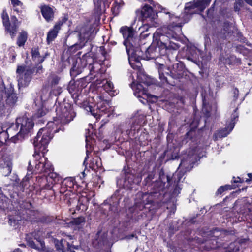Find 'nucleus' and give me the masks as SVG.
I'll return each instance as SVG.
<instances>
[{"mask_svg":"<svg viewBox=\"0 0 252 252\" xmlns=\"http://www.w3.org/2000/svg\"><path fill=\"white\" fill-rule=\"evenodd\" d=\"M211 0H194L193 1L186 4L185 8L186 18L176 15L169 9L160 6L158 13L162 22L165 24L167 28L173 30L176 28H180L187 23L190 18V15L203 11L210 4Z\"/></svg>","mask_w":252,"mask_h":252,"instance_id":"1","label":"nucleus"},{"mask_svg":"<svg viewBox=\"0 0 252 252\" xmlns=\"http://www.w3.org/2000/svg\"><path fill=\"white\" fill-rule=\"evenodd\" d=\"M53 133L52 129L49 127H44L39 130L34 139L33 144L35 152L33 157L36 161L34 171L36 173H50L53 171L51 163L43 156V154L46 151V146L53 136Z\"/></svg>","mask_w":252,"mask_h":252,"instance_id":"2","label":"nucleus"},{"mask_svg":"<svg viewBox=\"0 0 252 252\" xmlns=\"http://www.w3.org/2000/svg\"><path fill=\"white\" fill-rule=\"evenodd\" d=\"M34 126L32 120L27 117L23 116L16 119V123L12 124L7 128L5 132L8 138L13 143L22 141L30 132Z\"/></svg>","mask_w":252,"mask_h":252,"instance_id":"3","label":"nucleus"},{"mask_svg":"<svg viewBox=\"0 0 252 252\" xmlns=\"http://www.w3.org/2000/svg\"><path fill=\"white\" fill-rule=\"evenodd\" d=\"M140 39L135 34L129 39L124 41V45L125 46L127 54L128 56L129 63L132 67L134 66L131 63V60H136L138 57L143 55L142 48L140 46Z\"/></svg>","mask_w":252,"mask_h":252,"instance_id":"4","label":"nucleus"},{"mask_svg":"<svg viewBox=\"0 0 252 252\" xmlns=\"http://www.w3.org/2000/svg\"><path fill=\"white\" fill-rule=\"evenodd\" d=\"M95 34V33L91 27L84 26L82 27L78 34L79 43L71 46L70 48V51L75 52L76 50L82 48L89 40L94 38Z\"/></svg>","mask_w":252,"mask_h":252,"instance_id":"5","label":"nucleus"},{"mask_svg":"<svg viewBox=\"0 0 252 252\" xmlns=\"http://www.w3.org/2000/svg\"><path fill=\"white\" fill-rule=\"evenodd\" d=\"M236 30V27L228 22H224L221 28L213 33L212 39L216 43H221L224 39L231 36Z\"/></svg>","mask_w":252,"mask_h":252,"instance_id":"6","label":"nucleus"},{"mask_svg":"<svg viewBox=\"0 0 252 252\" xmlns=\"http://www.w3.org/2000/svg\"><path fill=\"white\" fill-rule=\"evenodd\" d=\"M34 72V68L29 66L20 65L17 67L16 73L19 88L25 87L29 85Z\"/></svg>","mask_w":252,"mask_h":252,"instance_id":"7","label":"nucleus"},{"mask_svg":"<svg viewBox=\"0 0 252 252\" xmlns=\"http://www.w3.org/2000/svg\"><path fill=\"white\" fill-rule=\"evenodd\" d=\"M1 18L6 31L9 33L12 38H14L19 27L18 19L16 17L12 16V23H10L8 14L5 9H4L1 13Z\"/></svg>","mask_w":252,"mask_h":252,"instance_id":"8","label":"nucleus"},{"mask_svg":"<svg viewBox=\"0 0 252 252\" xmlns=\"http://www.w3.org/2000/svg\"><path fill=\"white\" fill-rule=\"evenodd\" d=\"M94 62V59L89 53H86L81 58H79L76 63H73L70 70V74L72 76L75 77L82 72L84 68L89 64L91 66Z\"/></svg>","mask_w":252,"mask_h":252,"instance_id":"9","label":"nucleus"},{"mask_svg":"<svg viewBox=\"0 0 252 252\" xmlns=\"http://www.w3.org/2000/svg\"><path fill=\"white\" fill-rule=\"evenodd\" d=\"M141 14L145 25L147 24L156 27L159 25L158 20V13L155 12L151 7L145 5L141 10Z\"/></svg>","mask_w":252,"mask_h":252,"instance_id":"10","label":"nucleus"},{"mask_svg":"<svg viewBox=\"0 0 252 252\" xmlns=\"http://www.w3.org/2000/svg\"><path fill=\"white\" fill-rule=\"evenodd\" d=\"M57 118L61 120V122L64 124L68 123L72 121L76 116L73 108L68 104L64 107L59 108L56 109Z\"/></svg>","mask_w":252,"mask_h":252,"instance_id":"11","label":"nucleus"},{"mask_svg":"<svg viewBox=\"0 0 252 252\" xmlns=\"http://www.w3.org/2000/svg\"><path fill=\"white\" fill-rule=\"evenodd\" d=\"M109 105L108 103L105 101H101L97 103L96 112L93 109L92 106L88 105L85 107V110L88 112H90L92 115L95 117H100L102 116L103 114H107L109 112Z\"/></svg>","mask_w":252,"mask_h":252,"instance_id":"12","label":"nucleus"},{"mask_svg":"<svg viewBox=\"0 0 252 252\" xmlns=\"http://www.w3.org/2000/svg\"><path fill=\"white\" fill-rule=\"evenodd\" d=\"M17 99V94L14 92V89L10 87L3 92V100L0 102V105L4 106V102H5L6 105L13 106L16 104Z\"/></svg>","mask_w":252,"mask_h":252,"instance_id":"13","label":"nucleus"},{"mask_svg":"<svg viewBox=\"0 0 252 252\" xmlns=\"http://www.w3.org/2000/svg\"><path fill=\"white\" fill-rule=\"evenodd\" d=\"M12 167V158L7 155H0V170L4 176H8L11 172Z\"/></svg>","mask_w":252,"mask_h":252,"instance_id":"14","label":"nucleus"},{"mask_svg":"<svg viewBox=\"0 0 252 252\" xmlns=\"http://www.w3.org/2000/svg\"><path fill=\"white\" fill-rule=\"evenodd\" d=\"M131 88L134 91V95L139 98V101L143 104H146L149 98V95L146 92V90L144 89L142 85L140 83H135L132 82L131 84Z\"/></svg>","mask_w":252,"mask_h":252,"instance_id":"15","label":"nucleus"},{"mask_svg":"<svg viewBox=\"0 0 252 252\" xmlns=\"http://www.w3.org/2000/svg\"><path fill=\"white\" fill-rule=\"evenodd\" d=\"M171 180L170 176L166 175L163 173H160L159 174V180L157 181L154 187H156L157 191H162L165 187L168 186Z\"/></svg>","mask_w":252,"mask_h":252,"instance_id":"16","label":"nucleus"},{"mask_svg":"<svg viewBox=\"0 0 252 252\" xmlns=\"http://www.w3.org/2000/svg\"><path fill=\"white\" fill-rule=\"evenodd\" d=\"M249 242V239L248 238H238L229 245L228 251L230 252H237L240 250V248H245Z\"/></svg>","mask_w":252,"mask_h":252,"instance_id":"17","label":"nucleus"},{"mask_svg":"<svg viewBox=\"0 0 252 252\" xmlns=\"http://www.w3.org/2000/svg\"><path fill=\"white\" fill-rule=\"evenodd\" d=\"M41 12L47 22L53 20L54 18V11L53 9L48 5H44L40 7Z\"/></svg>","mask_w":252,"mask_h":252,"instance_id":"18","label":"nucleus"},{"mask_svg":"<svg viewBox=\"0 0 252 252\" xmlns=\"http://www.w3.org/2000/svg\"><path fill=\"white\" fill-rule=\"evenodd\" d=\"M145 55L148 60L156 59L159 55V48L155 47L154 45L150 46L148 48H146Z\"/></svg>","mask_w":252,"mask_h":252,"instance_id":"19","label":"nucleus"},{"mask_svg":"<svg viewBox=\"0 0 252 252\" xmlns=\"http://www.w3.org/2000/svg\"><path fill=\"white\" fill-rule=\"evenodd\" d=\"M56 247L57 250H61L62 252H75L72 249V245L65 240H62L56 244Z\"/></svg>","mask_w":252,"mask_h":252,"instance_id":"20","label":"nucleus"},{"mask_svg":"<svg viewBox=\"0 0 252 252\" xmlns=\"http://www.w3.org/2000/svg\"><path fill=\"white\" fill-rule=\"evenodd\" d=\"M194 163V160L191 157H188L186 159L182 160L179 168L181 170H184V172L189 171L192 167V164Z\"/></svg>","mask_w":252,"mask_h":252,"instance_id":"21","label":"nucleus"},{"mask_svg":"<svg viewBox=\"0 0 252 252\" xmlns=\"http://www.w3.org/2000/svg\"><path fill=\"white\" fill-rule=\"evenodd\" d=\"M120 32L122 34L124 41L129 39L133 35L135 34V32L132 28L127 26H124L120 28Z\"/></svg>","mask_w":252,"mask_h":252,"instance_id":"22","label":"nucleus"},{"mask_svg":"<svg viewBox=\"0 0 252 252\" xmlns=\"http://www.w3.org/2000/svg\"><path fill=\"white\" fill-rule=\"evenodd\" d=\"M60 24H56L54 26V28L48 32L47 37V41L48 43H50L56 37L60 29Z\"/></svg>","mask_w":252,"mask_h":252,"instance_id":"23","label":"nucleus"},{"mask_svg":"<svg viewBox=\"0 0 252 252\" xmlns=\"http://www.w3.org/2000/svg\"><path fill=\"white\" fill-rule=\"evenodd\" d=\"M106 240V236L101 231H98L93 241V244L95 246H101L104 244Z\"/></svg>","mask_w":252,"mask_h":252,"instance_id":"24","label":"nucleus"},{"mask_svg":"<svg viewBox=\"0 0 252 252\" xmlns=\"http://www.w3.org/2000/svg\"><path fill=\"white\" fill-rule=\"evenodd\" d=\"M28 34L26 31H22L19 33L17 38V44L19 46H23L27 40Z\"/></svg>","mask_w":252,"mask_h":252,"instance_id":"25","label":"nucleus"},{"mask_svg":"<svg viewBox=\"0 0 252 252\" xmlns=\"http://www.w3.org/2000/svg\"><path fill=\"white\" fill-rule=\"evenodd\" d=\"M234 127V123H230L229 125L225 128L220 130L218 133L220 138L225 137L232 131Z\"/></svg>","mask_w":252,"mask_h":252,"instance_id":"26","label":"nucleus"},{"mask_svg":"<svg viewBox=\"0 0 252 252\" xmlns=\"http://www.w3.org/2000/svg\"><path fill=\"white\" fill-rule=\"evenodd\" d=\"M133 175L129 173L126 174L124 180V186L127 189L131 188L133 183Z\"/></svg>","mask_w":252,"mask_h":252,"instance_id":"27","label":"nucleus"},{"mask_svg":"<svg viewBox=\"0 0 252 252\" xmlns=\"http://www.w3.org/2000/svg\"><path fill=\"white\" fill-rule=\"evenodd\" d=\"M32 236L39 242L41 248L43 249L44 247V242L42 240L41 237L43 236V232L40 230L35 231L32 234Z\"/></svg>","mask_w":252,"mask_h":252,"instance_id":"28","label":"nucleus"},{"mask_svg":"<svg viewBox=\"0 0 252 252\" xmlns=\"http://www.w3.org/2000/svg\"><path fill=\"white\" fill-rule=\"evenodd\" d=\"M103 87L106 92L110 93L111 95L113 94V92H114V85L110 81H106V82L103 85Z\"/></svg>","mask_w":252,"mask_h":252,"instance_id":"29","label":"nucleus"},{"mask_svg":"<svg viewBox=\"0 0 252 252\" xmlns=\"http://www.w3.org/2000/svg\"><path fill=\"white\" fill-rule=\"evenodd\" d=\"M48 110L44 107L42 106L41 108L37 110V112L34 115V117L36 118H39L45 115Z\"/></svg>","mask_w":252,"mask_h":252,"instance_id":"30","label":"nucleus"},{"mask_svg":"<svg viewBox=\"0 0 252 252\" xmlns=\"http://www.w3.org/2000/svg\"><path fill=\"white\" fill-rule=\"evenodd\" d=\"M164 69L169 70V68L168 67H165L163 65H160V68L158 70L159 76V78L161 81H162L163 82L164 81L166 82L167 79L165 77L164 74L163 72H162V71H163Z\"/></svg>","mask_w":252,"mask_h":252,"instance_id":"31","label":"nucleus"},{"mask_svg":"<svg viewBox=\"0 0 252 252\" xmlns=\"http://www.w3.org/2000/svg\"><path fill=\"white\" fill-rule=\"evenodd\" d=\"M49 80L51 81L52 86H55L58 84L60 78L56 75L52 74L49 76Z\"/></svg>","mask_w":252,"mask_h":252,"instance_id":"32","label":"nucleus"},{"mask_svg":"<svg viewBox=\"0 0 252 252\" xmlns=\"http://www.w3.org/2000/svg\"><path fill=\"white\" fill-rule=\"evenodd\" d=\"M71 223L73 225H81L82 223H84L85 222V219L84 217H78L76 218L73 219L71 220Z\"/></svg>","mask_w":252,"mask_h":252,"instance_id":"33","label":"nucleus"},{"mask_svg":"<svg viewBox=\"0 0 252 252\" xmlns=\"http://www.w3.org/2000/svg\"><path fill=\"white\" fill-rule=\"evenodd\" d=\"M8 138L7 133L3 130L0 132V146L4 144Z\"/></svg>","mask_w":252,"mask_h":252,"instance_id":"34","label":"nucleus"},{"mask_svg":"<svg viewBox=\"0 0 252 252\" xmlns=\"http://www.w3.org/2000/svg\"><path fill=\"white\" fill-rule=\"evenodd\" d=\"M184 170L183 171H177L173 175V178L175 180V181H177V182H179L184 173Z\"/></svg>","mask_w":252,"mask_h":252,"instance_id":"35","label":"nucleus"},{"mask_svg":"<svg viewBox=\"0 0 252 252\" xmlns=\"http://www.w3.org/2000/svg\"><path fill=\"white\" fill-rule=\"evenodd\" d=\"M6 90L5 84L2 80L0 79V102L3 100V93Z\"/></svg>","mask_w":252,"mask_h":252,"instance_id":"36","label":"nucleus"},{"mask_svg":"<svg viewBox=\"0 0 252 252\" xmlns=\"http://www.w3.org/2000/svg\"><path fill=\"white\" fill-rule=\"evenodd\" d=\"M26 240L27 241V242L28 243V245H29V246H30L31 248H34V249H42L40 247H37L35 243L33 242V241L30 238H29L28 236H27L26 238Z\"/></svg>","mask_w":252,"mask_h":252,"instance_id":"37","label":"nucleus"},{"mask_svg":"<svg viewBox=\"0 0 252 252\" xmlns=\"http://www.w3.org/2000/svg\"><path fill=\"white\" fill-rule=\"evenodd\" d=\"M142 29H146V32L148 31V25H144L143 27L139 28L140 30H141L142 33L141 34L140 37L141 38H146L147 37L150 33H145L144 31L142 30Z\"/></svg>","mask_w":252,"mask_h":252,"instance_id":"38","label":"nucleus"},{"mask_svg":"<svg viewBox=\"0 0 252 252\" xmlns=\"http://www.w3.org/2000/svg\"><path fill=\"white\" fill-rule=\"evenodd\" d=\"M32 58L35 59L37 58H38L39 56V52L38 51V49L36 48L32 49Z\"/></svg>","mask_w":252,"mask_h":252,"instance_id":"39","label":"nucleus"},{"mask_svg":"<svg viewBox=\"0 0 252 252\" xmlns=\"http://www.w3.org/2000/svg\"><path fill=\"white\" fill-rule=\"evenodd\" d=\"M86 157L85 158L84 163H85V162L87 160V158H89V154H90L91 153V152L88 149L89 144H88V140L87 138L86 139Z\"/></svg>","mask_w":252,"mask_h":252,"instance_id":"40","label":"nucleus"},{"mask_svg":"<svg viewBox=\"0 0 252 252\" xmlns=\"http://www.w3.org/2000/svg\"><path fill=\"white\" fill-rule=\"evenodd\" d=\"M11 3L14 7L17 6H21L22 5V2L19 0H11Z\"/></svg>","mask_w":252,"mask_h":252,"instance_id":"41","label":"nucleus"},{"mask_svg":"<svg viewBox=\"0 0 252 252\" xmlns=\"http://www.w3.org/2000/svg\"><path fill=\"white\" fill-rule=\"evenodd\" d=\"M237 110V108L235 109V110H234V113L232 114V120H231V122L230 123H235V122L234 121V120L238 118V115L236 113Z\"/></svg>","mask_w":252,"mask_h":252,"instance_id":"42","label":"nucleus"},{"mask_svg":"<svg viewBox=\"0 0 252 252\" xmlns=\"http://www.w3.org/2000/svg\"><path fill=\"white\" fill-rule=\"evenodd\" d=\"M225 191L224 188L223 186L220 187L217 190L216 194L217 195H219L222 194Z\"/></svg>","mask_w":252,"mask_h":252,"instance_id":"43","label":"nucleus"},{"mask_svg":"<svg viewBox=\"0 0 252 252\" xmlns=\"http://www.w3.org/2000/svg\"><path fill=\"white\" fill-rule=\"evenodd\" d=\"M233 94H234V100L235 101L238 97V94H239V90L237 89V88H235L233 89Z\"/></svg>","mask_w":252,"mask_h":252,"instance_id":"44","label":"nucleus"},{"mask_svg":"<svg viewBox=\"0 0 252 252\" xmlns=\"http://www.w3.org/2000/svg\"><path fill=\"white\" fill-rule=\"evenodd\" d=\"M33 165L32 164V162L31 160L29 162V166L28 167V171L29 172H32L33 170Z\"/></svg>","mask_w":252,"mask_h":252,"instance_id":"45","label":"nucleus"},{"mask_svg":"<svg viewBox=\"0 0 252 252\" xmlns=\"http://www.w3.org/2000/svg\"><path fill=\"white\" fill-rule=\"evenodd\" d=\"M243 3V1L242 0H236L235 1V8L236 9L237 8V6H241Z\"/></svg>","mask_w":252,"mask_h":252,"instance_id":"46","label":"nucleus"},{"mask_svg":"<svg viewBox=\"0 0 252 252\" xmlns=\"http://www.w3.org/2000/svg\"><path fill=\"white\" fill-rule=\"evenodd\" d=\"M223 186L224 188L225 191L228 190H231V189H233V188L232 187V186L230 185H226Z\"/></svg>","mask_w":252,"mask_h":252,"instance_id":"47","label":"nucleus"},{"mask_svg":"<svg viewBox=\"0 0 252 252\" xmlns=\"http://www.w3.org/2000/svg\"><path fill=\"white\" fill-rule=\"evenodd\" d=\"M245 1L250 5L252 6V0H244Z\"/></svg>","mask_w":252,"mask_h":252,"instance_id":"48","label":"nucleus"},{"mask_svg":"<svg viewBox=\"0 0 252 252\" xmlns=\"http://www.w3.org/2000/svg\"><path fill=\"white\" fill-rule=\"evenodd\" d=\"M10 252H22V250L19 248L15 249L13 251Z\"/></svg>","mask_w":252,"mask_h":252,"instance_id":"49","label":"nucleus"},{"mask_svg":"<svg viewBox=\"0 0 252 252\" xmlns=\"http://www.w3.org/2000/svg\"><path fill=\"white\" fill-rule=\"evenodd\" d=\"M94 66H91V67L89 68L91 75H93V72H94Z\"/></svg>","mask_w":252,"mask_h":252,"instance_id":"50","label":"nucleus"},{"mask_svg":"<svg viewBox=\"0 0 252 252\" xmlns=\"http://www.w3.org/2000/svg\"><path fill=\"white\" fill-rule=\"evenodd\" d=\"M217 247V245L216 244H213V245L212 246H210V247L209 248V249H214L216 247Z\"/></svg>","mask_w":252,"mask_h":252,"instance_id":"51","label":"nucleus"},{"mask_svg":"<svg viewBox=\"0 0 252 252\" xmlns=\"http://www.w3.org/2000/svg\"><path fill=\"white\" fill-rule=\"evenodd\" d=\"M79 248V246H72V250L75 249H78Z\"/></svg>","mask_w":252,"mask_h":252,"instance_id":"52","label":"nucleus"},{"mask_svg":"<svg viewBox=\"0 0 252 252\" xmlns=\"http://www.w3.org/2000/svg\"><path fill=\"white\" fill-rule=\"evenodd\" d=\"M248 176L250 178V180H251L252 178V174L251 173H249V174H248Z\"/></svg>","mask_w":252,"mask_h":252,"instance_id":"53","label":"nucleus"},{"mask_svg":"<svg viewBox=\"0 0 252 252\" xmlns=\"http://www.w3.org/2000/svg\"><path fill=\"white\" fill-rule=\"evenodd\" d=\"M230 59H231L232 60H234L235 59V57L233 56H230Z\"/></svg>","mask_w":252,"mask_h":252,"instance_id":"54","label":"nucleus"},{"mask_svg":"<svg viewBox=\"0 0 252 252\" xmlns=\"http://www.w3.org/2000/svg\"><path fill=\"white\" fill-rule=\"evenodd\" d=\"M42 66H39L38 68H37V71H39V70H41L42 69Z\"/></svg>","mask_w":252,"mask_h":252,"instance_id":"55","label":"nucleus"},{"mask_svg":"<svg viewBox=\"0 0 252 252\" xmlns=\"http://www.w3.org/2000/svg\"><path fill=\"white\" fill-rule=\"evenodd\" d=\"M48 125H49V127L50 126H52L53 125V123L52 122H49Z\"/></svg>","mask_w":252,"mask_h":252,"instance_id":"56","label":"nucleus"},{"mask_svg":"<svg viewBox=\"0 0 252 252\" xmlns=\"http://www.w3.org/2000/svg\"><path fill=\"white\" fill-rule=\"evenodd\" d=\"M41 99L42 101H45V99H44V100H43L42 96H41Z\"/></svg>","mask_w":252,"mask_h":252,"instance_id":"57","label":"nucleus"},{"mask_svg":"<svg viewBox=\"0 0 252 252\" xmlns=\"http://www.w3.org/2000/svg\"><path fill=\"white\" fill-rule=\"evenodd\" d=\"M177 190V187L176 188V189H175L174 190V192H176V191Z\"/></svg>","mask_w":252,"mask_h":252,"instance_id":"58","label":"nucleus"},{"mask_svg":"<svg viewBox=\"0 0 252 252\" xmlns=\"http://www.w3.org/2000/svg\"><path fill=\"white\" fill-rule=\"evenodd\" d=\"M14 10H15V11H17V12L18 11V9H17V8H15V9H14Z\"/></svg>","mask_w":252,"mask_h":252,"instance_id":"59","label":"nucleus"},{"mask_svg":"<svg viewBox=\"0 0 252 252\" xmlns=\"http://www.w3.org/2000/svg\"><path fill=\"white\" fill-rule=\"evenodd\" d=\"M235 183H237L238 182V181H234Z\"/></svg>","mask_w":252,"mask_h":252,"instance_id":"60","label":"nucleus"},{"mask_svg":"<svg viewBox=\"0 0 252 252\" xmlns=\"http://www.w3.org/2000/svg\"><path fill=\"white\" fill-rule=\"evenodd\" d=\"M114 197H115V196H113L112 197V198H114Z\"/></svg>","mask_w":252,"mask_h":252,"instance_id":"61","label":"nucleus"},{"mask_svg":"<svg viewBox=\"0 0 252 252\" xmlns=\"http://www.w3.org/2000/svg\"><path fill=\"white\" fill-rule=\"evenodd\" d=\"M117 204H118V203H116V204H114V206H115V205H117Z\"/></svg>","mask_w":252,"mask_h":252,"instance_id":"62","label":"nucleus"},{"mask_svg":"<svg viewBox=\"0 0 252 252\" xmlns=\"http://www.w3.org/2000/svg\"><path fill=\"white\" fill-rule=\"evenodd\" d=\"M134 237V235H131V237Z\"/></svg>","mask_w":252,"mask_h":252,"instance_id":"63","label":"nucleus"},{"mask_svg":"<svg viewBox=\"0 0 252 252\" xmlns=\"http://www.w3.org/2000/svg\"><path fill=\"white\" fill-rule=\"evenodd\" d=\"M29 175H30V174H27V176H29Z\"/></svg>","mask_w":252,"mask_h":252,"instance_id":"64","label":"nucleus"}]
</instances>
